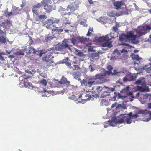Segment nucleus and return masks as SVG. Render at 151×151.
I'll use <instances>...</instances> for the list:
<instances>
[{"instance_id":"nucleus-61","label":"nucleus","mask_w":151,"mask_h":151,"mask_svg":"<svg viewBox=\"0 0 151 151\" xmlns=\"http://www.w3.org/2000/svg\"><path fill=\"white\" fill-rule=\"evenodd\" d=\"M90 96V95H86V97H88V98L87 99H84V100H86V101H87L88 100H89V96Z\"/></svg>"},{"instance_id":"nucleus-28","label":"nucleus","mask_w":151,"mask_h":151,"mask_svg":"<svg viewBox=\"0 0 151 151\" xmlns=\"http://www.w3.org/2000/svg\"><path fill=\"white\" fill-rule=\"evenodd\" d=\"M53 58V57L52 56V55L50 54L47 56H46L45 57L43 58V59L44 60L48 62L51 60V58Z\"/></svg>"},{"instance_id":"nucleus-47","label":"nucleus","mask_w":151,"mask_h":151,"mask_svg":"<svg viewBox=\"0 0 151 151\" xmlns=\"http://www.w3.org/2000/svg\"><path fill=\"white\" fill-rule=\"evenodd\" d=\"M68 6V8H69V9L70 10H73L74 9H77L78 8V7L77 6H76V8H74V7L73 6L72 7L71 5H69Z\"/></svg>"},{"instance_id":"nucleus-27","label":"nucleus","mask_w":151,"mask_h":151,"mask_svg":"<svg viewBox=\"0 0 151 151\" xmlns=\"http://www.w3.org/2000/svg\"><path fill=\"white\" fill-rule=\"evenodd\" d=\"M101 83V82L98 81H90L88 83V85L90 86L91 85H93L95 84H99Z\"/></svg>"},{"instance_id":"nucleus-55","label":"nucleus","mask_w":151,"mask_h":151,"mask_svg":"<svg viewBox=\"0 0 151 151\" xmlns=\"http://www.w3.org/2000/svg\"><path fill=\"white\" fill-rule=\"evenodd\" d=\"M70 42H71L73 44H74L76 42V40L75 39H72L71 40H70Z\"/></svg>"},{"instance_id":"nucleus-25","label":"nucleus","mask_w":151,"mask_h":151,"mask_svg":"<svg viewBox=\"0 0 151 151\" xmlns=\"http://www.w3.org/2000/svg\"><path fill=\"white\" fill-rule=\"evenodd\" d=\"M137 89L138 90H139L143 92L145 91H146L147 92L149 91V89L148 87H139V86H138L137 87Z\"/></svg>"},{"instance_id":"nucleus-4","label":"nucleus","mask_w":151,"mask_h":151,"mask_svg":"<svg viewBox=\"0 0 151 151\" xmlns=\"http://www.w3.org/2000/svg\"><path fill=\"white\" fill-rule=\"evenodd\" d=\"M11 23L7 19H4L2 17L0 19V35L1 36H5L6 35L5 31L4 32L1 29V27L6 29L7 27L11 26Z\"/></svg>"},{"instance_id":"nucleus-33","label":"nucleus","mask_w":151,"mask_h":151,"mask_svg":"<svg viewBox=\"0 0 151 151\" xmlns=\"http://www.w3.org/2000/svg\"><path fill=\"white\" fill-rule=\"evenodd\" d=\"M130 47L129 46H128V45H126V47H124V49H123L121 51V53H124V54L125 55H126L127 53V52L129 51V50H126L125 49L126 48H130Z\"/></svg>"},{"instance_id":"nucleus-15","label":"nucleus","mask_w":151,"mask_h":151,"mask_svg":"<svg viewBox=\"0 0 151 151\" xmlns=\"http://www.w3.org/2000/svg\"><path fill=\"white\" fill-rule=\"evenodd\" d=\"M114 5L116 9H118L121 7L123 8L125 7L126 6L121 1H116L114 3Z\"/></svg>"},{"instance_id":"nucleus-45","label":"nucleus","mask_w":151,"mask_h":151,"mask_svg":"<svg viewBox=\"0 0 151 151\" xmlns=\"http://www.w3.org/2000/svg\"><path fill=\"white\" fill-rule=\"evenodd\" d=\"M41 6V4L40 3H39L37 5H35L33 6V9H35L37 8H39Z\"/></svg>"},{"instance_id":"nucleus-50","label":"nucleus","mask_w":151,"mask_h":151,"mask_svg":"<svg viewBox=\"0 0 151 151\" xmlns=\"http://www.w3.org/2000/svg\"><path fill=\"white\" fill-rule=\"evenodd\" d=\"M16 54L17 55H24V53L21 52L20 51L18 52H17L16 53Z\"/></svg>"},{"instance_id":"nucleus-62","label":"nucleus","mask_w":151,"mask_h":151,"mask_svg":"<svg viewBox=\"0 0 151 151\" xmlns=\"http://www.w3.org/2000/svg\"><path fill=\"white\" fill-rule=\"evenodd\" d=\"M139 101L141 102L142 104H144L145 103V101H142L141 99H138Z\"/></svg>"},{"instance_id":"nucleus-14","label":"nucleus","mask_w":151,"mask_h":151,"mask_svg":"<svg viewBox=\"0 0 151 151\" xmlns=\"http://www.w3.org/2000/svg\"><path fill=\"white\" fill-rule=\"evenodd\" d=\"M39 92L40 93H45V95H44L45 96H47L48 94H51L52 95H56L57 94L56 93H55L54 91H46V90H44L43 89L42 90H40L39 91Z\"/></svg>"},{"instance_id":"nucleus-32","label":"nucleus","mask_w":151,"mask_h":151,"mask_svg":"<svg viewBox=\"0 0 151 151\" xmlns=\"http://www.w3.org/2000/svg\"><path fill=\"white\" fill-rule=\"evenodd\" d=\"M75 50L76 51V54L79 56H83L84 55V54L82 52H81L78 50L75 49Z\"/></svg>"},{"instance_id":"nucleus-36","label":"nucleus","mask_w":151,"mask_h":151,"mask_svg":"<svg viewBox=\"0 0 151 151\" xmlns=\"http://www.w3.org/2000/svg\"><path fill=\"white\" fill-rule=\"evenodd\" d=\"M80 23L81 24L84 26H86L87 25V24H86V19H82Z\"/></svg>"},{"instance_id":"nucleus-11","label":"nucleus","mask_w":151,"mask_h":151,"mask_svg":"<svg viewBox=\"0 0 151 151\" xmlns=\"http://www.w3.org/2000/svg\"><path fill=\"white\" fill-rule=\"evenodd\" d=\"M70 41V40H65L63 41L60 46L62 47H60V48H67L69 47V45L72 46L69 43Z\"/></svg>"},{"instance_id":"nucleus-13","label":"nucleus","mask_w":151,"mask_h":151,"mask_svg":"<svg viewBox=\"0 0 151 151\" xmlns=\"http://www.w3.org/2000/svg\"><path fill=\"white\" fill-rule=\"evenodd\" d=\"M33 53L37 55H39L40 57H41L43 54H45L47 52V50H43L40 51H37L35 50L34 48Z\"/></svg>"},{"instance_id":"nucleus-12","label":"nucleus","mask_w":151,"mask_h":151,"mask_svg":"<svg viewBox=\"0 0 151 151\" xmlns=\"http://www.w3.org/2000/svg\"><path fill=\"white\" fill-rule=\"evenodd\" d=\"M78 39L81 43H84L88 46H90V45L91 44V43H88L89 40L88 39L85 38L83 37H79Z\"/></svg>"},{"instance_id":"nucleus-44","label":"nucleus","mask_w":151,"mask_h":151,"mask_svg":"<svg viewBox=\"0 0 151 151\" xmlns=\"http://www.w3.org/2000/svg\"><path fill=\"white\" fill-rule=\"evenodd\" d=\"M69 98L70 99L75 101H77V97L74 95H73L72 96H71L70 97H69Z\"/></svg>"},{"instance_id":"nucleus-31","label":"nucleus","mask_w":151,"mask_h":151,"mask_svg":"<svg viewBox=\"0 0 151 151\" xmlns=\"http://www.w3.org/2000/svg\"><path fill=\"white\" fill-rule=\"evenodd\" d=\"M99 54L96 53H93L91 54V58L93 59H97L99 58Z\"/></svg>"},{"instance_id":"nucleus-43","label":"nucleus","mask_w":151,"mask_h":151,"mask_svg":"<svg viewBox=\"0 0 151 151\" xmlns=\"http://www.w3.org/2000/svg\"><path fill=\"white\" fill-rule=\"evenodd\" d=\"M51 0H43L42 1V3H43L44 4V5L47 4L49 3Z\"/></svg>"},{"instance_id":"nucleus-58","label":"nucleus","mask_w":151,"mask_h":151,"mask_svg":"<svg viewBox=\"0 0 151 151\" xmlns=\"http://www.w3.org/2000/svg\"><path fill=\"white\" fill-rule=\"evenodd\" d=\"M113 29L115 32H116L117 30V28L116 27H113Z\"/></svg>"},{"instance_id":"nucleus-48","label":"nucleus","mask_w":151,"mask_h":151,"mask_svg":"<svg viewBox=\"0 0 151 151\" xmlns=\"http://www.w3.org/2000/svg\"><path fill=\"white\" fill-rule=\"evenodd\" d=\"M115 13L114 12H109L108 13V15L111 17H114L115 16Z\"/></svg>"},{"instance_id":"nucleus-30","label":"nucleus","mask_w":151,"mask_h":151,"mask_svg":"<svg viewBox=\"0 0 151 151\" xmlns=\"http://www.w3.org/2000/svg\"><path fill=\"white\" fill-rule=\"evenodd\" d=\"M131 58L134 60H139L141 59V58L139 57L137 55L132 54L131 56Z\"/></svg>"},{"instance_id":"nucleus-51","label":"nucleus","mask_w":151,"mask_h":151,"mask_svg":"<svg viewBox=\"0 0 151 151\" xmlns=\"http://www.w3.org/2000/svg\"><path fill=\"white\" fill-rule=\"evenodd\" d=\"M139 114H138L137 112V113L135 114H134L133 115L132 114V119H133V118L134 117L135 118H136L138 117H139Z\"/></svg>"},{"instance_id":"nucleus-26","label":"nucleus","mask_w":151,"mask_h":151,"mask_svg":"<svg viewBox=\"0 0 151 151\" xmlns=\"http://www.w3.org/2000/svg\"><path fill=\"white\" fill-rule=\"evenodd\" d=\"M39 82L42 86H45L47 83V81L45 79L42 78L40 80Z\"/></svg>"},{"instance_id":"nucleus-56","label":"nucleus","mask_w":151,"mask_h":151,"mask_svg":"<svg viewBox=\"0 0 151 151\" xmlns=\"http://www.w3.org/2000/svg\"><path fill=\"white\" fill-rule=\"evenodd\" d=\"M149 96V95L147 94H145V95H144L143 96V99H146L147 98L148 96Z\"/></svg>"},{"instance_id":"nucleus-52","label":"nucleus","mask_w":151,"mask_h":151,"mask_svg":"<svg viewBox=\"0 0 151 151\" xmlns=\"http://www.w3.org/2000/svg\"><path fill=\"white\" fill-rule=\"evenodd\" d=\"M73 76L75 78L77 79L79 77L78 76L76 73H74L73 74Z\"/></svg>"},{"instance_id":"nucleus-38","label":"nucleus","mask_w":151,"mask_h":151,"mask_svg":"<svg viewBox=\"0 0 151 151\" xmlns=\"http://www.w3.org/2000/svg\"><path fill=\"white\" fill-rule=\"evenodd\" d=\"M105 20V18L104 17H101L99 19H97V21L101 22H103Z\"/></svg>"},{"instance_id":"nucleus-53","label":"nucleus","mask_w":151,"mask_h":151,"mask_svg":"<svg viewBox=\"0 0 151 151\" xmlns=\"http://www.w3.org/2000/svg\"><path fill=\"white\" fill-rule=\"evenodd\" d=\"M32 11L33 13L35 14L37 16H38V14L35 9H32Z\"/></svg>"},{"instance_id":"nucleus-57","label":"nucleus","mask_w":151,"mask_h":151,"mask_svg":"<svg viewBox=\"0 0 151 151\" xmlns=\"http://www.w3.org/2000/svg\"><path fill=\"white\" fill-rule=\"evenodd\" d=\"M39 18H37V17H36L35 19H36V22H35L36 23L38 24H39L40 23V22H39Z\"/></svg>"},{"instance_id":"nucleus-6","label":"nucleus","mask_w":151,"mask_h":151,"mask_svg":"<svg viewBox=\"0 0 151 151\" xmlns=\"http://www.w3.org/2000/svg\"><path fill=\"white\" fill-rule=\"evenodd\" d=\"M138 73L132 74L128 72L123 78V81L126 82L127 81H130L134 79L137 77Z\"/></svg>"},{"instance_id":"nucleus-2","label":"nucleus","mask_w":151,"mask_h":151,"mask_svg":"<svg viewBox=\"0 0 151 151\" xmlns=\"http://www.w3.org/2000/svg\"><path fill=\"white\" fill-rule=\"evenodd\" d=\"M137 32L136 30L128 32L126 35L122 34L119 37L120 40L126 41L132 43L137 44L138 41L136 39Z\"/></svg>"},{"instance_id":"nucleus-18","label":"nucleus","mask_w":151,"mask_h":151,"mask_svg":"<svg viewBox=\"0 0 151 151\" xmlns=\"http://www.w3.org/2000/svg\"><path fill=\"white\" fill-rule=\"evenodd\" d=\"M143 69L147 73L151 72V63L149 65H146L143 68Z\"/></svg>"},{"instance_id":"nucleus-29","label":"nucleus","mask_w":151,"mask_h":151,"mask_svg":"<svg viewBox=\"0 0 151 151\" xmlns=\"http://www.w3.org/2000/svg\"><path fill=\"white\" fill-rule=\"evenodd\" d=\"M44 9H45L47 12H50L52 10V7L47 4L44 5Z\"/></svg>"},{"instance_id":"nucleus-19","label":"nucleus","mask_w":151,"mask_h":151,"mask_svg":"<svg viewBox=\"0 0 151 151\" xmlns=\"http://www.w3.org/2000/svg\"><path fill=\"white\" fill-rule=\"evenodd\" d=\"M106 88L107 87L106 86H97L96 88V89L98 93H100L102 91H104Z\"/></svg>"},{"instance_id":"nucleus-39","label":"nucleus","mask_w":151,"mask_h":151,"mask_svg":"<svg viewBox=\"0 0 151 151\" xmlns=\"http://www.w3.org/2000/svg\"><path fill=\"white\" fill-rule=\"evenodd\" d=\"M46 22L47 24H49V25H51V26H52V24L54 23V21L52 19H49Z\"/></svg>"},{"instance_id":"nucleus-49","label":"nucleus","mask_w":151,"mask_h":151,"mask_svg":"<svg viewBox=\"0 0 151 151\" xmlns=\"http://www.w3.org/2000/svg\"><path fill=\"white\" fill-rule=\"evenodd\" d=\"M65 63H66V65L67 66H68L71 69L73 68V67L72 66H71V64L70 63L68 62H66Z\"/></svg>"},{"instance_id":"nucleus-1","label":"nucleus","mask_w":151,"mask_h":151,"mask_svg":"<svg viewBox=\"0 0 151 151\" xmlns=\"http://www.w3.org/2000/svg\"><path fill=\"white\" fill-rule=\"evenodd\" d=\"M132 120V112H130L128 114H121L117 117H112L111 121H108L109 125L114 127L117 124H120L125 122L129 124L131 123Z\"/></svg>"},{"instance_id":"nucleus-41","label":"nucleus","mask_w":151,"mask_h":151,"mask_svg":"<svg viewBox=\"0 0 151 151\" xmlns=\"http://www.w3.org/2000/svg\"><path fill=\"white\" fill-rule=\"evenodd\" d=\"M107 89V91H108L110 92V91H113L115 90V88H108L107 87V88L106 89Z\"/></svg>"},{"instance_id":"nucleus-34","label":"nucleus","mask_w":151,"mask_h":151,"mask_svg":"<svg viewBox=\"0 0 151 151\" xmlns=\"http://www.w3.org/2000/svg\"><path fill=\"white\" fill-rule=\"evenodd\" d=\"M101 104L102 105L107 106L109 105V104L106 100L102 99L101 102Z\"/></svg>"},{"instance_id":"nucleus-23","label":"nucleus","mask_w":151,"mask_h":151,"mask_svg":"<svg viewBox=\"0 0 151 151\" xmlns=\"http://www.w3.org/2000/svg\"><path fill=\"white\" fill-rule=\"evenodd\" d=\"M137 112L139 116H141L143 115H145L148 113V111L146 110H139Z\"/></svg>"},{"instance_id":"nucleus-37","label":"nucleus","mask_w":151,"mask_h":151,"mask_svg":"<svg viewBox=\"0 0 151 151\" xmlns=\"http://www.w3.org/2000/svg\"><path fill=\"white\" fill-rule=\"evenodd\" d=\"M53 33V32H56L58 33L59 32H62L63 31V30L61 29H52Z\"/></svg>"},{"instance_id":"nucleus-21","label":"nucleus","mask_w":151,"mask_h":151,"mask_svg":"<svg viewBox=\"0 0 151 151\" xmlns=\"http://www.w3.org/2000/svg\"><path fill=\"white\" fill-rule=\"evenodd\" d=\"M6 35L0 36V43H5L7 41H9L6 38Z\"/></svg>"},{"instance_id":"nucleus-17","label":"nucleus","mask_w":151,"mask_h":151,"mask_svg":"<svg viewBox=\"0 0 151 151\" xmlns=\"http://www.w3.org/2000/svg\"><path fill=\"white\" fill-rule=\"evenodd\" d=\"M113 55L112 57H114V59H116L121 58L120 52L118 51V50L117 49L114 50V51L113 53Z\"/></svg>"},{"instance_id":"nucleus-3","label":"nucleus","mask_w":151,"mask_h":151,"mask_svg":"<svg viewBox=\"0 0 151 151\" xmlns=\"http://www.w3.org/2000/svg\"><path fill=\"white\" fill-rule=\"evenodd\" d=\"M111 33L109 35H107L105 36H102L99 39V41L100 42H104L102 44V46L104 47H107L109 48H111L112 47V42H109V41L111 40L113 37L110 35Z\"/></svg>"},{"instance_id":"nucleus-54","label":"nucleus","mask_w":151,"mask_h":151,"mask_svg":"<svg viewBox=\"0 0 151 151\" xmlns=\"http://www.w3.org/2000/svg\"><path fill=\"white\" fill-rule=\"evenodd\" d=\"M74 68L73 69V70H77L79 68V67L78 65H73Z\"/></svg>"},{"instance_id":"nucleus-10","label":"nucleus","mask_w":151,"mask_h":151,"mask_svg":"<svg viewBox=\"0 0 151 151\" xmlns=\"http://www.w3.org/2000/svg\"><path fill=\"white\" fill-rule=\"evenodd\" d=\"M110 74L111 73L110 71L108 72V71H105L103 73L98 74L95 75V79H101L104 78L107 75V73Z\"/></svg>"},{"instance_id":"nucleus-40","label":"nucleus","mask_w":151,"mask_h":151,"mask_svg":"<svg viewBox=\"0 0 151 151\" xmlns=\"http://www.w3.org/2000/svg\"><path fill=\"white\" fill-rule=\"evenodd\" d=\"M148 114H150V116L149 118H146L145 119L143 120V121L145 122H148L150 119H151V112H149Z\"/></svg>"},{"instance_id":"nucleus-63","label":"nucleus","mask_w":151,"mask_h":151,"mask_svg":"<svg viewBox=\"0 0 151 151\" xmlns=\"http://www.w3.org/2000/svg\"><path fill=\"white\" fill-rule=\"evenodd\" d=\"M91 34V32L88 30V33L86 34V35L88 36H89Z\"/></svg>"},{"instance_id":"nucleus-60","label":"nucleus","mask_w":151,"mask_h":151,"mask_svg":"<svg viewBox=\"0 0 151 151\" xmlns=\"http://www.w3.org/2000/svg\"><path fill=\"white\" fill-rule=\"evenodd\" d=\"M49 24H47V25L46 28L48 29H50L52 28V27H50V26H51V25H49Z\"/></svg>"},{"instance_id":"nucleus-8","label":"nucleus","mask_w":151,"mask_h":151,"mask_svg":"<svg viewBox=\"0 0 151 151\" xmlns=\"http://www.w3.org/2000/svg\"><path fill=\"white\" fill-rule=\"evenodd\" d=\"M107 69L109 70L108 71H107L108 72L109 71H110L111 73L110 74L108 73H107V75H108L109 74H112V75H117L118 76H120L121 75H122L123 74V72H120V71H118L117 70H114V72L113 73H112L111 71L112 69V68L111 66V65H109L107 67Z\"/></svg>"},{"instance_id":"nucleus-9","label":"nucleus","mask_w":151,"mask_h":151,"mask_svg":"<svg viewBox=\"0 0 151 151\" xmlns=\"http://www.w3.org/2000/svg\"><path fill=\"white\" fill-rule=\"evenodd\" d=\"M119 98L123 99L126 98L128 97L130 99V101L132 102L133 101L132 99L134 98V96H133L132 93L130 92L129 93H127L125 96H122L120 94L118 95Z\"/></svg>"},{"instance_id":"nucleus-59","label":"nucleus","mask_w":151,"mask_h":151,"mask_svg":"<svg viewBox=\"0 0 151 151\" xmlns=\"http://www.w3.org/2000/svg\"><path fill=\"white\" fill-rule=\"evenodd\" d=\"M53 37H51L49 36L47 37H46L45 38V40H46V42H47L48 41V39H49V38L53 39Z\"/></svg>"},{"instance_id":"nucleus-20","label":"nucleus","mask_w":151,"mask_h":151,"mask_svg":"<svg viewBox=\"0 0 151 151\" xmlns=\"http://www.w3.org/2000/svg\"><path fill=\"white\" fill-rule=\"evenodd\" d=\"M58 83L69 85L70 83V82L69 81L67 80V79L65 77H63L61 78V81L59 82Z\"/></svg>"},{"instance_id":"nucleus-42","label":"nucleus","mask_w":151,"mask_h":151,"mask_svg":"<svg viewBox=\"0 0 151 151\" xmlns=\"http://www.w3.org/2000/svg\"><path fill=\"white\" fill-rule=\"evenodd\" d=\"M130 87L129 86H127L124 88L121 91V92H125V91L130 90L129 89Z\"/></svg>"},{"instance_id":"nucleus-16","label":"nucleus","mask_w":151,"mask_h":151,"mask_svg":"<svg viewBox=\"0 0 151 151\" xmlns=\"http://www.w3.org/2000/svg\"><path fill=\"white\" fill-rule=\"evenodd\" d=\"M135 83L138 85H143L146 84V82L144 78H141L136 82Z\"/></svg>"},{"instance_id":"nucleus-24","label":"nucleus","mask_w":151,"mask_h":151,"mask_svg":"<svg viewBox=\"0 0 151 151\" xmlns=\"http://www.w3.org/2000/svg\"><path fill=\"white\" fill-rule=\"evenodd\" d=\"M12 10L14 12L13 14H17L20 12V10L19 8H17L15 6H12Z\"/></svg>"},{"instance_id":"nucleus-7","label":"nucleus","mask_w":151,"mask_h":151,"mask_svg":"<svg viewBox=\"0 0 151 151\" xmlns=\"http://www.w3.org/2000/svg\"><path fill=\"white\" fill-rule=\"evenodd\" d=\"M19 86L21 87H25L28 88H32L33 86L31 83L29 82L27 79L26 78L24 79V81H22L20 82L19 84Z\"/></svg>"},{"instance_id":"nucleus-64","label":"nucleus","mask_w":151,"mask_h":151,"mask_svg":"<svg viewBox=\"0 0 151 151\" xmlns=\"http://www.w3.org/2000/svg\"><path fill=\"white\" fill-rule=\"evenodd\" d=\"M9 58H13L14 57V55H9Z\"/></svg>"},{"instance_id":"nucleus-46","label":"nucleus","mask_w":151,"mask_h":151,"mask_svg":"<svg viewBox=\"0 0 151 151\" xmlns=\"http://www.w3.org/2000/svg\"><path fill=\"white\" fill-rule=\"evenodd\" d=\"M145 42H146L147 43H148V44H150L151 43V37L150 36H149V37L147 40H146Z\"/></svg>"},{"instance_id":"nucleus-5","label":"nucleus","mask_w":151,"mask_h":151,"mask_svg":"<svg viewBox=\"0 0 151 151\" xmlns=\"http://www.w3.org/2000/svg\"><path fill=\"white\" fill-rule=\"evenodd\" d=\"M151 29V27L150 25H147L145 26H141L138 27V29H133L132 31L136 30L137 32L136 35V39L139 36H142L147 33L149 32Z\"/></svg>"},{"instance_id":"nucleus-35","label":"nucleus","mask_w":151,"mask_h":151,"mask_svg":"<svg viewBox=\"0 0 151 151\" xmlns=\"http://www.w3.org/2000/svg\"><path fill=\"white\" fill-rule=\"evenodd\" d=\"M38 17L39 19L43 20L46 19L47 18V17L44 14L39 16Z\"/></svg>"},{"instance_id":"nucleus-22","label":"nucleus","mask_w":151,"mask_h":151,"mask_svg":"<svg viewBox=\"0 0 151 151\" xmlns=\"http://www.w3.org/2000/svg\"><path fill=\"white\" fill-rule=\"evenodd\" d=\"M110 93V92L108 91H107V89H106L101 93V97L104 98L107 96H109Z\"/></svg>"}]
</instances>
